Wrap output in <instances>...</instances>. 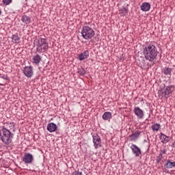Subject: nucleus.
<instances>
[{
	"label": "nucleus",
	"mask_w": 175,
	"mask_h": 175,
	"mask_svg": "<svg viewBox=\"0 0 175 175\" xmlns=\"http://www.w3.org/2000/svg\"><path fill=\"white\" fill-rule=\"evenodd\" d=\"M92 139L94 146L96 150H98L99 147H102V139H100V137L98 134H94L92 135Z\"/></svg>",
	"instance_id": "obj_6"
},
{
	"label": "nucleus",
	"mask_w": 175,
	"mask_h": 175,
	"mask_svg": "<svg viewBox=\"0 0 175 175\" xmlns=\"http://www.w3.org/2000/svg\"><path fill=\"white\" fill-rule=\"evenodd\" d=\"M23 162H24L26 165L32 163V162H33V156L30 153H25L23 158Z\"/></svg>",
	"instance_id": "obj_9"
},
{
	"label": "nucleus",
	"mask_w": 175,
	"mask_h": 175,
	"mask_svg": "<svg viewBox=\"0 0 175 175\" xmlns=\"http://www.w3.org/2000/svg\"><path fill=\"white\" fill-rule=\"evenodd\" d=\"M34 47H36L37 53L43 54V53H46L49 50V42L46 38H39L36 41Z\"/></svg>",
	"instance_id": "obj_2"
},
{
	"label": "nucleus",
	"mask_w": 175,
	"mask_h": 175,
	"mask_svg": "<svg viewBox=\"0 0 175 175\" xmlns=\"http://www.w3.org/2000/svg\"><path fill=\"white\" fill-rule=\"evenodd\" d=\"M140 133H142V132L135 131V133H133L131 135H129L131 142H136V140H137V139H139L140 137Z\"/></svg>",
	"instance_id": "obj_11"
},
{
	"label": "nucleus",
	"mask_w": 175,
	"mask_h": 175,
	"mask_svg": "<svg viewBox=\"0 0 175 175\" xmlns=\"http://www.w3.org/2000/svg\"><path fill=\"white\" fill-rule=\"evenodd\" d=\"M72 175H83V172H80L79 171H75L72 172Z\"/></svg>",
	"instance_id": "obj_29"
},
{
	"label": "nucleus",
	"mask_w": 175,
	"mask_h": 175,
	"mask_svg": "<svg viewBox=\"0 0 175 175\" xmlns=\"http://www.w3.org/2000/svg\"><path fill=\"white\" fill-rule=\"evenodd\" d=\"M77 72H78L79 75H80V76H84V75H85V73H87V71H85V70L83 68H78Z\"/></svg>",
	"instance_id": "obj_25"
},
{
	"label": "nucleus",
	"mask_w": 175,
	"mask_h": 175,
	"mask_svg": "<svg viewBox=\"0 0 175 175\" xmlns=\"http://www.w3.org/2000/svg\"><path fill=\"white\" fill-rule=\"evenodd\" d=\"M12 1L13 0H3L2 2L3 5H5V6H8L10 5V3H12Z\"/></svg>",
	"instance_id": "obj_28"
},
{
	"label": "nucleus",
	"mask_w": 175,
	"mask_h": 175,
	"mask_svg": "<svg viewBox=\"0 0 175 175\" xmlns=\"http://www.w3.org/2000/svg\"><path fill=\"white\" fill-rule=\"evenodd\" d=\"M23 73L26 77L30 79L33 76V68H32V66H25L23 70Z\"/></svg>",
	"instance_id": "obj_7"
},
{
	"label": "nucleus",
	"mask_w": 175,
	"mask_h": 175,
	"mask_svg": "<svg viewBox=\"0 0 175 175\" xmlns=\"http://www.w3.org/2000/svg\"><path fill=\"white\" fill-rule=\"evenodd\" d=\"M164 167H165V169H172V167H175V161L172 162L170 160H167L164 164Z\"/></svg>",
	"instance_id": "obj_17"
},
{
	"label": "nucleus",
	"mask_w": 175,
	"mask_h": 175,
	"mask_svg": "<svg viewBox=\"0 0 175 175\" xmlns=\"http://www.w3.org/2000/svg\"><path fill=\"white\" fill-rule=\"evenodd\" d=\"M21 21H22L23 24L28 25V24H31V17L24 14L21 16Z\"/></svg>",
	"instance_id": "obj_14"
},
{
	"label": "nucleus",
	"mask_w": 175,
	"mask_h": 175,
	"mask_svg": "<svg viewBox=\"0 0 175 175\" xmlns=\"http://www.w3.org/2000/svg\"><path fill=\"white\" fill-rule=\"evenodd\" d=\"M140 9L142 12H148V10L151 9V4H150V3L144 2L140 6Z\"/></svg>",
	"instance_id": "obj_12"
},
{
	"label": "nucleus",
	"mask_w": 175,
	"mask_h": 175,
	"mask_svg": "<svg viewBox=\"0 0 175 175\" xmlns=\"http://www.w3.org/2000/svg\"><path fill=\"white\" fill-rule=\"evenodd\" d=\"M1 80H6L7 81H9L10 78L8 75H3L1 77H0V81Z\"/></svg>",
	"instance_id": "obj_27"
},
{
	"label": "nucleus",
	"mask_w": 175,
	"mask_h": 175,
	"mask_svg": "<svg viewBox=\"0 0 175 175\" xmlns=\"http://www.w3.org/2000/svg\"><path fill=\"white\" fill-rule=\"evenodd\" d=\"M33 64L38 65L42 61V57L39 55H36L32 58Z\"/></svg>",
	"instance_id": "obj_18"
},
{
	"label": "nucleus",
	"mask_w": 175,
	"mask_h": 175,
	"mask_svg": "<svg viewBox=\"0 0 175 175\" xmlns=\"http://www.w3.org/2000/svg\"><path fill=\"white\" fill-rule=\"evenodd\" d=\"M81 33L82 38L85 40H90V39H92L95 36V31L89 26L83 27Z\"/></svg>",
	"instance_id": "obj_4"
},
{
	"label": "nucleus",
	"mask_w": 175,
	"mask_h": 175,
	"mask_svg": "<svg viewBox=\"0 0 175 175\" xmlns=\"http://www.w3.org/2000/svg\"><path fill=\"white\" fill-rule=\"evenodd\" d=\"M79 61H84V59H87L88 57H90V51H85L84 52L79 54Z\"/></svg>",
	"instance_id": "obj_16"
},
{
	"label": "nucleus",
	"mask_w": 175,
	"mask_h": 175,
	"mask_svg": "<svg viewBox=\"0 0 175 175\" xmlns=\"http://www.w3.org/2000/svg\"><path fill=\"white\" fill-rule=\"evenodd\" d=\"M133 113L139 120H143V118H144V111H143L140 107H135Z\"/></svg>",
	"instance_id": "obj_8"
},
{
	"label": "nucleus",
	"mask_w": 175,
	"mask_h": 175,
	"mask_svg": "<svg viewBox=\"0 0 175 175\" xmlns=\"http://www.w3.org/2000/svg\"><path fill=\"white\" fill-rule=\"evenodd\" d=\"M129 10L126 8H122V9L119 10V13L120 16H126L128 14Z\"/></svg>",
	"instance_id": "obj_23"
},
{
	"label": "nucleus",
	"mask_w": 175,
	"mask_h": 175,
	"mask_svg": "<svg viewBox=\"0 0 175 175\" xmlns=\"http://www.w3.org/2000/svg\"><path fill=\"white\" fill-rule=\"evenodd\" d=\"M151 128H152L153 132L158 131H159V129L161 128V124H154L152 125Z\"/></svg>",
	"instance_id": "obj_24"
},
{
	"label": "nucleus",
	"mask_w": 175,
	"mask_h": 175,
	"mask_svg": "<svg viewBox=\"0 0 175 175\" xmlns=\"http://www.w3.org/2000/svg\"><path fill=\"white\" fill-rule=\"evenodd\" d=\"M142 64H144V60H143Z\"/></svg>",
	"instance_id": "obj_32"
},
{
	"label": "nucleus",
	"mask_w": 175,
	"mask_h": 175,
	"mask_svg": "<svg viewBox=\"0 0 175 175\" xmlns=\"http://www.w3.org/2000/svg\"><path fill=\"white\" fill-rule=\"evenodd\" d=\"M143 54L146 61L152 62L157 59V57L158 55V49H157V46H155V45L149 44L144 48Z\"/></svg>",
	"instance_id": "obj_1"
},
{
	"label": "nucleus",
	"mask_w": 175,
	"mask_h": 175,
	"mask_svg": "<svg viewBox=\"0 0 175 175\" xmlns=\"http://www.w3.org/2000/svg\"><path fill=\"white\" fill-rule=\"evenodd\" d=\"M160 140L161 143H163V144H166V143H169V142H170V137L166 136L165 134L161 133Z\"/></svg>",
	"instance_id": "obj_15"
},
{
	"label": "nucleus",
	"mask_w": 175,
	"mask_h": 175,
	"mask_svg": "<svg viewBox=\"0 0 175 175\" xmlns=\"http://www.w3.org/2000/svg\"><path fill=\"white\" fill-rule=\"evenodd\" d=\"M57 124L53 122L49 123L46 126V129L49 132L53 133L57 131Z\"/></svg>",
	"instance_id": "obj_13"
},
{
	"label": "nucleus",
	"mask_w": 175,
	"mask_h": 175,
	"mask_svg": "<svg viewBox=\"0 0 175 175\" xmlns=\"http://www.w3.org/2000/svg\"><path fill=\"white\" fill-rule=\"evenodd\" d=\"M1 133L0 134L1 139L4 144L9 146L12 143V139H13V134L8 129L3 127L1 130Z\"/></svg>",
	"instance_id": "obj_3"
},
{
	"label": "nucleus",
	"mask_w": 175,
	"mask_h": 175,
	"mask_svg": "<svg viewBox=\"0 0 175 175\" xmlns=\"http://www.w3.org/2000/svg\"><path fill=\"white\" fill-rule=\"evenodd\" d=\"M5 84H6V83H0V85H5Z\"/></svg>",
	"instance_id": "obj_31"
},
{
	"label": "nucleus",
	"mask_w": 175,
	"mask_h": 175,
	"mask_svg": "<svg viewBox=\"0 0 175 175\" xmlns=\"http://www.w3.org/2000/svg\"><path fill=\"white\" fill-rule=\"evenodd\" d=\"M11 39L13 43H20V38L18 34L12 35Z\"/></svg>",
	"instance_id": "obj_20"
},
{
	"label": "nucleus",
	"mask_w": 175,
	"mask_h": 175,
	"mask_svg": "<svg viewBox=\"0 0 175 175\" xmlns=\"http://www.w3.org/2000/svg\"><path fill=\"white\" fill-rule=\"evenodd\" d=\"M166 152V149H163L161 150L160 154H161V156L163 157V154H165Z\"/></svg>",
	"instance_id": "obj_30"
},
{
	"label": "nucleus",
	"mask_w": 175,
	"mask_h": 175,
	"mask_svg": "<svg viewBox=\"0 0 175 175\" xmlns=\"http://www.w3.org/2000/svg\"><path fill=\"white\" fill-rule=\"evenodd\" d=\"M3 128H5V129H8L9 131V129H13V128H14V122H6L4 124Z\"/></svg>",
	"instance_id": "obj_19"
},
{
	"label": "nucleus",
	"mask_w": 175,
	"mask_h": 175,
	"mask_svg": "<svg viewBox=\"0 0 175 175\" xmlns=\"http://www.w3.org/2000/svg\"><path fill=\"white\" fill-rule=\"evenodd\" d=\"M130 148L132 150L133 154H134L135 157H140L142 154V150L135 144H131Z\"/></svg>",
	"instance_id": "obj_10"
},
{
	"label": "nucleus",
	"mask_w": 175,
	"mask_h": 175,
	"mask_svg": "<svg viewBox=\"0 0 175 175\" xmlns=\"http://www.w3.org/2000/svg\"><path fill=\"white\" fill-rule=\"evenodd\" d=\"M163 73L165 76H167L170 75V76L172 75V68L169 67H165L163 69Z\"/></svg>",
	"instance_id": "obj_21"
},
{
	"label": "nucleus",
	"mask_w": 175,
	"mask_h": 175,
	"mask_svg": "<svg viewBox=\"0 0 175 175\" xmlns=\"http://www.w3.org/2000/svg\"><path fill=\"white\" fill-rule=\"evenodd\" d=\"M2 13V12H1V10H0V14Z\"/></svg>",
	"instance_id": "obj_33"
},
{
	"label": "nucleus",
	"mask_w": 175,
	"mask_h": 175,
	"mask_svg": "<svg viewBox=\"0 0 175 175\" xmlns=\"http://www.w3.org/2000/svg\"><path fill=\"white\" fill-rule=\"evenodd\" d=\"M162 158H163V156H162V154H159V156L156 157L157 163H159L161 161H162Z\"/></svg>",
	"instance_id": "obj_26"
},
{
	"label": "nucleus",
	"mask_w": 175,
	"mask_h": 175,
	"mask_svg": "<svg viewBox=\"0 0 175 175\" xmlns=\"http://www.w3.org/2000/svg\"><path fill=\"white\" fill-rule=\"evenodd\" d=\"M111 117L112 116L111 112H105L103 115V120L107 121V120H111Z\"/></svg>",
	"instance_id": "obj_22"
},
{
	"label": "nucleus",
	"mask_w": 175,
	"mask_h": 175,
	"mask_svg": "<svg viewBox=\"0 0 175 175\" xmlns=\"http://www.w3.org/2000/svg\"><path fill=\"white\" fill-rule=\"evenodd\" d=\"M174 90V86H166L165 88L161 90L159 95L162 98H165V99H167V98L172 96V93L173 92Z\"/></svg>",
	"instance_id": "obj_5"
}]
</instances>
